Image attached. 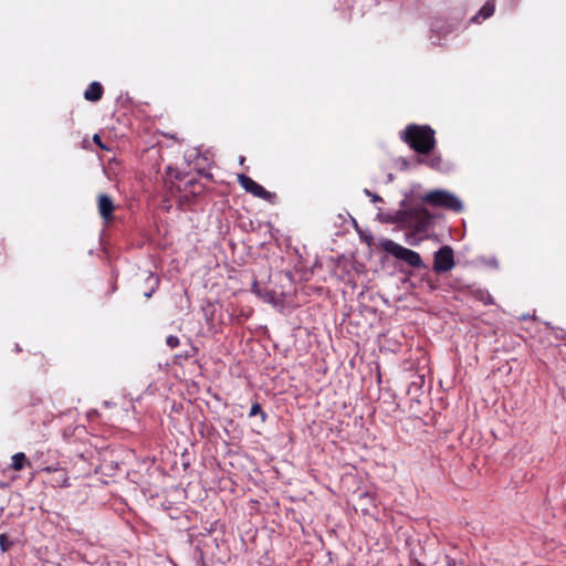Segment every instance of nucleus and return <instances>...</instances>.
<instances>
[{"label":"nucleus","instance_id":"1","mask_svg":"<svg viewBox=\"0 0 566 566\" xmlns=\"http://www.w3.org/2000/svg\"><path fill=\"white\" fill-rule=\"evenodd\" d=\"M436 132L428 125L409 124L400 134V138L417 154L428 155L436 145Z\"/></svg>","mask_w":566,"mask_h":566},{"label":"nucleus","instance_id":"2","mask_svg":"<svg viewBox=\"0 0 566 566\" xmlns=\"http://www.w3.org/2000/svg\"><path fill=\"white\" fill-rule=\"evenodd\" d=\"M432 218L433 216L426 207L417 206L397 211L391 221L420 232L430 226Z\"/></svg>","mask_w":566,"mask_h":566},{"label":"nucleus","instance_id":"3","mask_svg":"<svg viewBox=\"0 0 566 566\" xmlns=\"http://www.w3.org/2000/svg\"><path fill=\"white\" fill-rule=\"evenodd\" d=\"M422 201L432 207H441L454 212H460L463 209V205L458 197L442 189L429 191L422 197Z\"/></svg>","mask_w":566,"mask_h":566},{"label":"nucleus","instance_id":"4","mask_svg":"<svg viewBox=\"0 0 566 566\" xmlns=\"http://www.w3.org/2000/svg\"><path fill=\"white\" fill-rule=\"evenodd\" d=\"M380 247L384 251L391 254L398 260L406 262L412 268H422L423 262L418 252L407 249L392 240L386 239L380 242Z\"/></svg>","mask_w":566,"mask_h":566},{"label":"nucleus","instance_id":"5","mask_svg":"<svg viewBox=\"0 0 566 566\" xmlns=\"http://www.w3.org/2000/svg\"><path fill=\"white\" fill-rule=\"evenodd\" d=\"M454 265V252L450 245H442L434 252L432 270L437 274L449 272Z\"/></svg>","mask_w":566,"mask_h":566},{"label":"nucleus","instance_id":"6","mask_svg":"<svg viewBox=\"0 0 566 566\" xmlns=\"http://www.w3.org/2000/svg\"><path fill=\"white\" fill-rule=\"evenodd\" d=\"M238 182L247 192H250L254 197H258L260 199L271 201L272 198L274 197L273 193L265 190L261 185H259L251 177L244 174H240L238 176Z\"/></svg>","mask_w":566,"mask_h":566},{"label":"nucleus","instance_id":"7","mask_svg":"<svg viewBox=\"0 0 566 566\" xmlns=\"http://www.w3.org/2000/svg\"><path fill=\"white\" fill-rule=\"evenodd\" d=\"M97 208L101 218L105 223H108L113 219V212L115 210V205L112 198L106 193H99L97 196Z\"/></svg>","mask_w":566,"mask_h":566},{"label":"nucleus","instance_id":"8","mask_svg":"<svg viewBox=\"0 0 566 566\" xmlns=\"http://www.w3.org/2000/svg\"><path fill=\"white\" fill-rule=\"evenodd\" d=\"M103 93V85L99 82H92L84 92V98L95 103L102 99Z\"/></svg>","mask_w":566,"mask_h":566},{"label":"nucleus","instance_id":"9","mask_svg":"<svg viewBox=\"0 0 566 566\" xmlns=\"http://www.w3.org/2000/svg\"><path fill=\"white\" fill-rule=\"evenodd\" d=\"M495 4L492 0L486 1L479 12L472 18V21L478 22L479 19L485 20L493 15Z\"/></svg>","mask_w":566,"mask_h":566},{"label":"nucleus","instance_id":"10","mask_svg":"<svg viewBox=\"0 0 566 566\" xmlns=\"http://www.w3.org/2000/svg\"><path fill=\"white\" fill-rule=\"evenodd\" d=\"M468 289L470 290L472 296L482 302L484 305L493 303V297L486 290L478 287L473 289L472 286H468Z\"/></svg>","mask_w":566,"mask_h":566},{"label":"nucleus","instance_id":"11","mask_svg":"<svg viewBox=\"0 0 566 566\" xmlns=\"http://www.w3.org/2000/svg\"><path fill=\"white\" fill-rule=\"evenodd\" d=\"M30 467L31 463L29 462L27 455L23 452H18L12 455V463L11 469L14 471H21L25 467Z\"/></svg>","mask_w":566,"mask_h":566},{"label":"nucleus","instance_id":"12","mask_svg":"<svg viewBox=\"0 0 566 566\" xmlns=\"http://www.w3.org/2000/svg\"><path fill=\"white\" fill-rule=\"evenodd\" d=\"M441 161H442L441 157L437 156V155H432L429 158H422V157L417 158L418 164L426 165L433 169H439L441 166Z\"/></svg>","mask_w":566,"mask_h":566},{"label":"nucleus","instance_id":"13","mask_svg":"<svg viewBox=\"0 0 566 566\" xmlns=\"http://www.w3.org/2000/svg\"><path fill=\"white\" fill-rule=\"evenodd\" d=\"M437 564L440 566H465L462 560H458L457 558L450 556L449 554H444L437 560Z\"/></svg>","mask_w":566,"mask_h":566},{"label":"nucleus","instance_id":"14","mask_svg":"<svg viewBox=\"0 0 566 566\" xmlns=\"http://www.w3.org/2000/svg\"><path fill=\"white\" fill-rule=\"evenodd\" d=\"M57 476L55 478V484L60 488L70 486L69 476L64 469H54L53 470Z\"/></svg>","mask_w":566,"mask_h":566},{"label":"nucleus","instance_id":"15","mask_svg":"<svg viewBox=\"0 0 566 566\" xmlns=\"http://www.w3.org/2000/svg\"><path fill=\"white\" fill-rule=\"evenodd\" d=\"M249 416L250 417L261 416L262 421H265L266 417H268L266 413L262 410V407L259 402H254L251 406Z\"/></svg>","mask_w":566,"mask_h":566},{"label":"nucleus","instance_id":"16","mask_svg":"<svg viewBox=\"0 0 566 566\" xmlns=\"http://www.w3.org/2000/svg\"><path fill=\"white\" fill-rule=\"evenodd\" d=\"M13 546V542L9 539L8 535L2 533L0 534V549L6 553Z\"/></svg>","mask_w":566,"mask_h":566},{"label":"nucleus","instance_id":"17","mask_svg":"<svg viewBox=\"0 0 566 566\" xmlns=\"http://www.w3.org/2000/svg\"><path fill=\"white\" fill-rule=\"evenodd\" d=\"M195 186H200V182L198 180H196L195 178H188L184 181V191H188L190 193V190L195 187Z\"/></svg>","mask_w":566,"mask_h":566},{"label":"nucleus","instance_id":"18","mask_svg":"<svg viewBox=\"0 0 566 566\" xmlns=\"http://www.w3.org/2000/svg\"><path fill=\"white\" fill-rule=\"evenodd\" d=\"M166 344L170 347V348H175L179 345V338L175 335H169L167 338H166Z\"/></svg>","mask_w":566,"mask_h":566},{"label":"nucleus","instance_id":"19","mask_svg":"<svg viewBox=\"0 0 566 566\" xmlns=\"http://www.w3.org/2000/svg\"><path fill=\"white\" fill-rule=\"evenodd\" d=\"M203 191H205V187H203V185L200 184V186H195L190 190V195L196 197V196H200Z\"/></svg>","mask_w":566,"mask_h":566},{"label":"nucleus","instance_id":"20","mask_svg":"<svg viewBox=\"0 0 566 566\" xmlns=\"http://www.w3.org/2000/svg\"><path fill=\"white\" fill-rule=\"evenodd\" d=\"M93 142L102 149H107V147L103 144L102 138L98 134L93 136Z\"/></svg>","mask_w":566,"mask_h":566},{"label":"nucleus","instance_id":"21","mask_svg":"<svg viewBox=\"0 0 566 566\" xmlns=\"http://www.w3.org/2000/svg\"><path fill=\"white\" fill-rule=\"evenodd\" d=\"M191 352H192V353H188V352H187V353L184 355V357H185L186 359H188V358L192 357V356L195 355L196 348H191Z\"/></svg>","mask_w":566,"mask_h":566},{"label":"nucleus","instance_id":"22","mask_svg":"<svg viewBox=\"0 0 566 566\" xmlns=\"http://www.w3.org/2000/svg\"><path fill=\"white\" fill-rule=\"evenodd\" d=\"M266 300H268L269 302H273V294H272V293H269V294L266 295Z\"/></svg>","mask_w":566,"mask_h":566},{"label":"nucleus","instance_id":"23","mask_svg":"<svg viewBox=\"0 0 566 566\" xmlns=\"http://www.w3.org/2000/svg\"><path fill=\"white\" fill-rule=\"evenodd\" d=\"M373 200H374V201L380 200V197H379V196H377V195H375V196L373 197Z\"/></svg>","mask_w":566,"mask_h":566},{"label":"nucleus","instance_id":"24","mask_svg":"<svg viewBox=\"0 0 566 566\" xmlns=\"http://www.w3.org/2000/svg\"><path fill=\"white\" fill-rule=\"evenodd\" d=\"M153 292H154V290H151L149 293H146V294H145V296H146V297H150V296H151V294H153Z\"/></svg>","mask_w":566,"mask_h":566},{"label":"nucleus","instance_id":"25","mask_svg":"<svg viewBox=\"0 0 566 566\" xmlns=\"http://www.w3.org/2000/svg\"><path fill=\"white\" fill-rule=\"evenodd\" d=\"M44 470H45V471H49V472H50V471H52V469H51V468H49V467H48V468H45Z\"/></svg>","mask_w":566,"mask_h":566}]
</instances>
